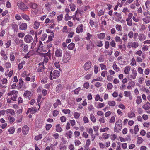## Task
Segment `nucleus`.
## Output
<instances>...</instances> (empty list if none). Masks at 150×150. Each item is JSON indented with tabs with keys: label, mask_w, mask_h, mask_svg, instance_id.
<instances>
[{
	"label": "nucleus",
	"mask_w": 150,
	"mask_h": 150,
	"mask_svg": "<svg viewBox=\"0 0 150 150\" xmlns=\"http://www.w3.org/2000/svg\"><path fill=\"white\" fill-rule=\"evenodd\" d=\"M98 38L100 39H103L105 36V33H102L100 34H98L97 35Z\"/></svg>",
	"instance_id": "obj_26"
},
{
	"label": "nucleus",
	"mask_w": 150,
	"mask_h": 150,
	"mask_svg": "<svg viewBox=\"0 0 150 150\" xmlns=\"http://www.w3.org/2000/svg\"><path fill=\"white\" fill-rule=\"evenodd\" d=\"M37 67V71L38 72H43L44 71V67L43 63H40L38 64Z\"/></svg>",
	"instance_id": "obj_4"
},
{
	"label": "nucleus",
	"mask_w": 150,
	"mask_h": 150,
	"mask_svg": "<svg viewBox=\"0 0 150 150\" xmlns=\"http://www.w3.org/2000/svg\"><path fill=\"white\" fill-rule=\"evenodd\" d=\"M148 104L150 105V103L147 102L146 104L143 105V108L145 110H148L150 108V107L148 105Z\"/></svg>",
	"instance_id": "obj_27"
},
{
	"label": "nucleus",
	"mask_w": 150,
	"mask_h": 150,
	"mask_svg": "<svg viewBox=\"0 0 150 150\" xmlns=\"http://www.w3.org/2000/svg\"><path fill=\"white\" fill-rule=\"evenodd\" d=\"M135 116V114L132 111H131L128 113V117L129 118H132Z\"/></svg>",
	"instance_id": "obj_35"
},
{
	"label": "nucleus",
	"mask_w": 150,
	"mask_h": 150,
	"mask_svg": "<svg viewBox=\"0 0 150 150\" xmlns=\"http://www.w3.org/2000/svg\"><path fill=\"white\" fill-rule=\"evenodd\" d=\"M122 120L121 119H119L115 124L114 131L117 133L120 132L122 128Z\"/></svg>",
	"instance_id": "obj_1"
},
{
	"label": "nucleus",
	"mask_w": 150,
	"mask_h": 150,
	"mask_svg": "<svg viewBox=\"0 0 150 150\" xmlns=\"http://www.w3.org/2000/svg\"><path fill=\"white\" fill-rule=\"evenodd\" d=\"M91 63L90 62H87L84 65V68L86 70L90 69L91 66Z\"/></svg>",
	"instance_id": "obj_10"
},
{
	"label": "nucleus",
	"mask_w": 150,
	"mask_h": 150,
	"mask_svg": "<svg viewBox=\"0 0 150 150\" xmlns=\"http://www.w3.org/2000/svg\"><path fill=\"white\" fill-rule=\"evenodd\" d=\"M109 134L106 133L104 134L103 135V138L105 139H107L109 137Z\"/></svg>",
	"instance_id": "obj_57"
},
{
	"label": "nucleus",
	"mask_w": 150,
	"mask_h": 150,
	"mask_svg": "<svg viewBox=\"0 0 150 150\" xmlns=\"http://www.w3.org/2000/svg\"><path fill=\"white\" fill-rule=\"evenodd\" d=\"M19 84L20 86V88H21L23 86V81L22 80L21 78H20L19 79Z\"/></svg>",
	"instance_id": "obj_62"
},
{
	"label": "nucleus",
	"mask_w": 150,
	"mask_h": 150,
	"mask_svg": "<svg viewBox=\"0 0 150 150\" xmlns=\"http://www.w3.org/2000/svg\"><path fill=\"white\" fill-rule=\"evenodd\" d=\"M108 104L110 106H113L115 105V102L114 101H109Z\"/></svg>",
	"instance_id": "obj_49"
},
{
	"label": "nucleus",
	"mask_w": 150,
	"mask_h": 150,
	"mask_svg": "<svg viewBox=\"0 0 150 150\" xmlns=\"http://www.w3.org/2000/svg\"><path fill=\"white\" fill-rule=\"evenodd\" d=\"M131 42L132 44L131 46H132V48H136L139 46V44L138 42Z\"/></svg>",
	"instance_id": "obj_30"
},
{
	"label": "nucleus",
	"mask_w": 150,
	"mask_h": 150,
	"mask_svg": "<svg viewBox=\"0 0 150 150\" xmlns=\"http://www.w3.org/2000/svg\"><path fill=\"white\" fill-rule=\"evenodd\" d=\"M70 58V56L69 55H66L64 56L63 58V61L64 63L67 62Z\"/></svg>",
	"instance_id": "obj_13"
},
{
	"label": "nucleus",
	"mask_w": 150,
	"mask_h": 150,
	"mask_svg": "<svg viewBox=\"0 0 150 150\" xmlns=\"http://www.w3.org/2000/svg\"><path fill=\"white\" fill-rule=\"evenodd\" d=\"M62 88V86L61 84H59L56 87V91L57 93H59L61 91Z\"/></svg>",
	"instance_id": "obj_14"
},
{
	"label": "nucleus",
	"mask_w": 150,
	"mask_h": 150,
	"mask_svg": "<svg viewBox=\"0 0 150 150\" xmlns=\"http://www.w3.org/2000/svg\"><path fill=\"white\" fill-rule=\"evenodd\" d=\"M126 21L127 22V25L129 26H131L132 25V20H128L126 19Z\"/></svg>",
	"instance_id": "obj_50"
},
{
	"label": "nucleus",
	"mask_w": 150,
	"mask_h": 150,
	"mask_svg": "<svg viewBox=\"0 0 150 150\" xmlns=\"http://www.w3.org/2000/svg\"><path fill=\"white\" fill-rule=\"evenodd\" d=\"M51 3H47L45 5V6L46 7V9L49 11H51V9L50 6L51 5Z\"/></svg>",
	"instance_id": "obj_36"
},
{
	"label": "nucleus",
	"mask_w": 150,
	"mask_h": 150,
	"mask_svg": "<svg viewBox=\"0 0 150 150\" xmlns=\"http://www.w3.org/2000/svg\"><path fill=\"white\" fill-rule=\"evenodd\" d=\"M105 47L106 49H108L109 46V43L108 41H106L105 42Z\"/></svg>",
	"instance_id": "obj_60"
},
{
	"label": "nucleus",
	"mask_w": 150,
	"mask_h": 150,
	"mask_svg": "<svg viewBox=\"0 0 150 150\" xmlns=\"http://www.w3.org/2000/svg\"><path fill=\"white\" fill-rule=\"evenodd\" d=\"M116 28L117 30L121 31L122 30V27L121 25L117 24L116 25Z\"/></svg>",
	"instance_id": "obj_51"
},
{
	"label": "nucleus",
	"mask_w": 150,
	"mask_h": 150,
	"mask_svg": "<svg viewBox=\"0 0 150 150\" xmlns=\"http://www.w3.org/2000/svg\"><path fill=\"white\" fill-rule=\"evenodd\" d=\"M36 45V42H35L34 41H33L32 42L31 44V49H33Z\"/></svg>",
	"instance_id": "obj_64"
},
{
	"label": "nucleus",
	"mask_w": 150,
	"mask_h": 150,
	"mask_svg": "<svg viewBox=\"0 0 150 150\" xmlns=\"http://www.w3.org/2000/svg\"><path fill=\"white\" fill-rule=\"evenodd\" d=\"M143 139L141 137H139L137 138V142L138 144H140L143 142Z\"/></svg>",
	"instance_id": "obj_38"
},
{
	"label": "nucleus",
	"mask_w": 150,
	"mask_h": 150,
	"mask_svg": "<svg viewBox=\"0 0 150 150\" xmlns=\"http://www.w3.org/2000/svg\"><path fill=\"white\" fill-rule=\"evenodd\" d=\"M111 139L112 140H114L117 137V136L115 134H112L110 136Z\"/></svg>",
	"instance_id": "obj_59"
},
{
	"label": "nucleus",
	"mask_w": 150,
	"mask_h": 150,
	"mask_svg": "<svg viewBox=\"0 0 150 150\" xmlns=\"http://www.w3.org/2000/svg\"><path fill=\"white\" fill-rule=\"evenodd\" d=\"M42 137V135L41 134H39L38 136H35V139L36 140H38L41 139Z\"/></svg>",
	"instance_id": "obj_46"
},
{
	"label": "nucleus",
	"mask_w": 150,
	"mask_h": 150,
	"mask_svg": "<svg viewBox=\"0 0 150 150\" xmlns=\"http://www.w3.org/2000/svg\"><path fill=\"white\" fill-rule=\"evenodd\" d=\"M115 40L116 41V42H122V40L120 39V38L119 37L117 36L115 37Z\"/></svg>",
	"instance_id": "obj_55"
},
{
	"label": "nucleus",
	"mask_w": 150,
	"mask_h": 150,
	"mask_svg": "<svg viewBox=\"0 0 150 150\" xmlns=\"http://www.w3.org/2000/svg\"><path fill=\"white\" fill-rule=\"evenodd\" d=\"M61 102L59 99H57L56 100V102L53 104V106L54 108H57L58 105H61Z\"/></svg>",
	"instance_id": "obj_15"
},
{
	"label": "nucleus",
	"mask_w": 150,
	"mask_h": 150,
	"mask_svg": "<svg viewBox=\"0 0 150 150\" xmlns=\"http://www.w3.org/2000/svg\"><path fill=\"white\" fill-rule=\"evenodd\" d=\"M14 42L16 44L19 45L20 47H22L23 45V40H22L19 39L18 38L15 40Z\"/></svg>",
	"instance_id": "obj_5"
},
{
	"label": "nucleus",
	"mask_w": 150,
	"mask_h": 150,
	"mask_svg": "<svg viewBox=\"0 0 150 150\" xmlns=\"http://www.w3.org/2000/svg\"><path fill=\"white\" fill-rule=\"evenodd\" d=\"M134 133L136 134L139 131L138 126V125H135L134 127Z\"/></svg>",
	"instance_id": "obj_52"
},
{
	"label": "nucleus",
	"mask_w": 150,
	"mask_h": 150,
	"mask_svg": "<svg viewBox=\"0 0 150 150\" xmlns=\"http://www.w3.org/2000/svg\"><path fill=\"white\" fill-rule=\"evenodd\" d=\"M30 113L31 114H34L37 111V109L36 107H32L29 108Z\"/></svg>",
	"instance_id": "obj_33"
},
{
	"label": "nucleus",
	"mask_w": 150,
	"mask_h": 150,
	"mask_svg": "<svg viewBox=\"0 0 150 150\" xmlns=\"http://www.w3.org/2000/svg\"><path fill=\"white\" fill-rule=\"evenodd\" d=\"M29 128L27 125H25L23 127L22 131L23 134L24 135L27 134L28 132Z\"/></svg>",
	"instance_id": "obj_11"
},
{
	"label": "nucleus",
	"mask_w": 150,
	"mask_h": 150,
	"mask_svg": "<svg viewBox=\"0 0 150 150\" xmlns=\"http://www.w3.org/2000/svg\"><path fill=\"white\" fill-rule=\"evenodd\" d=\"M17 5L21 10L26 11L28 9V7L26 6L24 3L21 1H18L17 3Z\"/></svg>",
	"instance_id": "obj_2"
},
{
	"label": "nucleus",
	"mask_w": 150,
	"mask_h": 150,
	"mask_svg": "<svg viewBox=\"0 0 150 150\" xmlns=\"http://www.w3.org/2000/svg\"><path fill=\"white\" fill-rule=\"evenodd\" d=\"M52 127V125L50 124H47L45 127L46 129L47 130H49Z\"/></svg>",
	"instance_id": "obj_61"
},
{
	"label": "nucleus",
	"mask_w": 150,
	"mask_h": 150,
	"mask_svg": "<svg viewBox=\"0 0 150 150\" xmlns=\"http://www.w3.org/2000/svg\"><path fill=\"white\" fill-rule=\"evenodd\" d=\"M30 94H31V93L29 91H25L24 93L23 96L24 97L25 96V97H29Z\"/></svg>",
	"instance_id": "obj_43"
},
{
	"label": "nucleus",
	"mask_w": 150,
	"mask_h": 150,
	"mask_svg": "<svg viewBox=\"0 0 150 150\" xmlns=\"http://www.w3.org/2000/svg\"><path fill=\"white\" fill-rule=\"evenodd\" d=\"M90 7L89 6H86L85 7V8H84V9L82 11H81V10H78L76 12V13H81V12H82L83 10L84 11H86L87 9H90Z\"/></svg>",
	"instance_id": "obj_29"
},
{
	"label": "nucleus",
	"mask_w": 150,
	"mask_h": 150,
	"mask_svg": "<svg viewBox=\"0 0 150 150\" xmlns=\"http://www.w3.org/2000/svg\"><path fill=\"white\" fill-rule=\"evenodd\" d=\"M142 102V99L140 96H138L136 100V103L137 104H140Z\"/></svg>",
	"instance_id": "obj_41"
},
{
	"label": "nucleus",
	"mask_w": 150,
	"mask_h": 150,
	"mask_svg": "<svg viewBox=\"0 0 150 150\" xmlns=\"http://www.w3.org/2000/svg\"><path fill=\"white\" fill-rule=\"evenodd\" d=\"M19 29L21 30H25L27 28V25L26 23H20L19 24Z\"/></svg>",
	"instance_id": "obj_7"
},
{
	"label": "nucleus",
	"mask_w": 150,
	"mask_h": 150,
	"mask_svg": "<svg viewBox=\"0 0 150 150\" xmlns=\"http://www.w3.org/2000/svg\"><path fill=\"white\" fill-rule=\"evenodd\" d=\"M30 7L33 9H35L37 8L38 5L35 3H31L29 5Z\"/></svg>",
	"instance_id": "obj_24"
},
{
	"label": "nucleus",
	"mask_w": 150,
	"mask_h": 150,
	"mask_svg": "<svg viewBox=\"0 0 150 150\" xmlns=\"http://www.w3.org/2000/svg\"><path fill=\"white\" fill-rule=\"evenodd\" d=\"M15 131V128L13 127H11L8 130V132H9L10 134H13Z\"/></svg>",
	"instance_id": "obj_42"
},
{
	"label": "nucleus",
	"mask_w": 150,
	"mask_h": 150,
	"mask_svg": "<svg viewBox=\"0 0 150 150\" xmlns=\"http://www.w3.org/2000/svg\"><path fill=\"white\" fill-rule=\"evenodd\" d=\"M62 51L59 48L57 49L55 52V55L57 57H61L62 56Z\"/></svg>",
	"instance_id": "obj_9"
},
{
	"label": "nucleus",
	"mask_w": 150,
	"mask_h": 150,
	"mask_svg": "<svg viewBox=\"0 0 150 150\" xmlns=\"http://www.w3.org/2000/svg\"><path fill=\"white\" fill-rule=\"evenodd\" d=\"M83 26L82 24L79 25L76 29V32L78 33H80V32H82L83 31Z\"/></svg>",
	"instance_id": "obj_12"
},
{
	"label": "nucleus",
	"mask_w": 150,
	"mask_h": 150,
	"mask_svg": "<svg viewBox=\"0 0 150 150\" xmlns=\"http://www.w3.org/2000/svg\"><path fill=\"white\" fill-rule=\"evenodd\" d=\"M75 44L73 43H71L69 44L67 47L68 49L69 50H73L75 47Z\"/></svg>",
	"instance_id": "obj_18"
},
{
	"label": "nucleus",
	"mask_w": 150,
	"mask_h": 150,
	"mask_svg": "<svg viewBox=\"0 0 150 150\" xmlns=\"http://www.w3.org/2000/svg\"><path fill=\"white\" fill-rule=\"evenodd\" d=\"M12 28L15 31L17 32L18 30V27L17 25L16 24H13L12 25Z\"/></svg>",
	"instance_id": "obj_32"
},
{
	"label": "nucleus",
	"mask_w": 150,
	"mask_h": 150,
	"mask_svg": "<svg viewBox=\"0 0 150 150\" xmlns=\"http://www.w3.org/2000/svg\"><path fill=\"white\" fill-rule=\"evenodd\" d=\"M10 60L12 62L15 60V56L13 54V52H11L10 54Z\"/></svg>",
	"instance_id": "obj_37"
},
{
	"label": "nucleus",
	"mask_w": 150,
	"mask_h": 150,
	"mask_svg": "<svg viewBox=\"0 0 150 150\" xmlns=\"http://www.w3.org/2000/svg\"><path fill=\"white\" fill-rule=\"evenodd\" d=\"M113 67L114 70L116 71L117 72L119 71V67L115 64L113 65Z\"/></svg>",
	"instance_id": "obj_54"
},
{
	"label": "nucleus",
	"mask_w": 150,
	"mask_h": 150,
	"mask_svg": "<svg viewBox=\"0 0 150 150\" xmlns=\"http://www.w3.org/2000/svg\"><path fill=\"white\" fill-rule=\"evenodd\" d=\"M6 113H10L13 115H15V111L14 110L12 109H7L6 110Z\"/></svg>",
	"instance_id": "obj_31"
},
{
	"label": "nucleus",
	"mask_w": 150,
	"mask_h": 150,
	"mask_svg": "<svg viewBox=\"0 0 150 150\" xmlns=\"http://www.w3.org/2000/svg\"><path fill=\"white\" fill-rule=\"evenodd\" d=\"M21 17L23 18L27 21H29L30 20V19L29 16L25 14H22Z\"/></svg>",
	"instance_id": "obj_25"
},
{
	"label": "nucleus",
	"mask_w": 150,
	"mask_h": 150,
	"mask_svg": "<svg viewBox=\"0 0 150 150\" xmlns=\"http://www.w3.org/2000/svg\"><path fill=\"white\" fill-rule=\"evenodd\" d=\"M54 33L53 32H51V35L48 37V41H51L52 40V37H54Z\"/></svg>",
	"instance_id": "obj_34"
},
{
	"label": "nucleus",
	"mask_w": 150,
	"mask_h": 150,
	"mask_svg": "<svg viewBox=\"0 0 150 150\" xmlns=\"http://www.w3.org/2000/svg\"><path fill=\"white\" fill-rule=\"evenodd\" d=\"M25 35L24 33L23 32L19 33L18 35V36L20 38H23Z\"/></svg>",
	"instance_id": "obj_63"
},
{
	"label": "nucleus",
	"mask_w": 150,
	"mask_h": 150,
	"mask_svg": "<svg viewBox=\"0 0 150 150\" xmlns=\"http://www.w3.org/2000/svg\"><path fill=\"white\" fill-rule=\"evenodd\" d=\"M54 20H51L50 21V19L48 18H47L46 19L45 21V23L46 24H47L48 23H49L50 24L52 23H53Z\"/></svg>",
	"instance_id": "obj_47"
},
{
	"label": "nucleus",
	"mask_w": 150,
	"mask_h": 150,
	"mask_svg": "<svg viewBox=\"0 0 150 150\" xmlns=\"http://www.w3.org/2000/svg\"><path fill=\"white\" fill-rule=\"evenodd\" d=\"M60 72L57 70H54L52 74V77L54 79H56L59 77L60 75Z\"/></svg>",
	"instance_id": "obj_8"
},
{
	"label": "nucleus",
	"mask_w": 150,
	"mask_h": 150,
	"mask_svg": "<svg viewBox=\"0 0 150 150\" xmlns=\"http://www.w3.org/2000/svg\"><path fill=\"white\" fill-rule=\"evenodd\" d=\"M12 96H13L11 97V99L13 101H16L17 96V94H16V95L14 94V95H13Z\"/></svg>",
	"instance_id": "obj_44"
},
{
	"label": "nucleus",
	"mask_w": 150,
	"mask_h": 150,
	"mask_svg": "<svg viewBox=\"0 0 150 150\" xmlns=\"http://www.w3.org/2000/svg\"><path fill=\"white\" fill-rule=\"evenodd\" d=\"M114 13L117 17L116 20V21H120V20H121V19L122 18V17H121V14L117 13V12H115Z\"/></svg>",
	"instance_id": "obj_16"
},
{
	"label": "nucleus",
	"mask_w": 150,
	"mask_h": 150,
	"mask_svg": "<svg viewBox=\"0 0 150 150\" xmlns=\"http://www.w3.org/2000/svg\"><path fill=\"white\" fill-rule=\"evenodd\" d=\"M102 42L100 40L96 42V45L98 47H101L103 45Z\"/></svg>",
	"instance_id": "obj_45"
},
{
	"label": "nucleus",
	"mask_w": 150,
	"mask_h": 150,
	"mask_svg": "<svg viewBox=\"0 0 150 150\" xmlns=\"http://www.w3.org/2000/svg\"><path fill=\"white\" fill-rule=\"evenodd\" d=\"M29 47L27 44H25L23 47V51L25 52H27L28 51Z\"/></svg>",
	"instance_id": "obj_39"
},
{
	"label": "nucleus",
	"mask_w": 150,
	"mask_h": 150,
	"mask_svg": "<svg viewBox=\"0 0 150 150\" xmlns=\"http://www.w3.org/2000/svg\"><path fill=\"white\" fill-rule=\"evenodd\" d=\"M56 131L57 132H61L62 128L60 126L59 124H58L56 125Z\"/></svg>",
	"instance_id": "obj_28"
},
{
	"label": "nucleus",
	"mask_w": 150,
	"mask_h": 150,
	"mask_svg": "<svg viewBox=\"0 0 150 150\" xmlns=\"http://www.w3.org/2000/svg\"><path fill=\"white\" fill-rule=\"evenodd\" d=\"M25 64V62L24 61H23L21 63H19L18 66V68L19 70H20L21 69L23 68V65Z\"/></svg>",
	"instance_id": "obj_23"
},
{
	"label": "nucleus",
	"mask_w": 150,
	"mask_h": 150,
	"mask_svg": "<svg viewBox=\"0 0 150 150\" xmlns=\"http://www.w3.org/2000/svg\"><path fill=\"white\" fill-rule=\"evenodd\" d=\"M40 23L37 21L34 22V28L35 29H37L40 25Z\"/></svg>",
	"instance_id": "obj_22"
},
{
	"label": "nucleus",
	"mask_w": 150,
	"mask_h": 150,
	"mask_svg": "<svg viewBox=\"0 0 150 150\" xmlns=\"http://www.w3.org/2000/svg\"><path fill=\"white\" fill-rule=\"evenodd\" d=\"M42 122H37V123H36L35 124L36 127L38 128L40 127L41 126H42Z\"/></svg>",
	"instance_id": "obj_48"
},
{
	"label": "nucleus",
	"mask_w": 150,
	"mask_h": 150,
	"mask_svg": "<svg viewBox=\"0 0 150 150\" xmlns=\"http://www.w3.org/2000/svg\"><path fill=\"white\" fill-rule=\"evenodd\" d=\"M113 87V85L111 83H108L107 84V88L108 90H111Z\"/></svg>",
	"instance_id": "obj_58"
},
{
	"label": "nucleus",
	"mask_w": 150,
	"mask_h": 150,
	"mask_svg": "<svg viewBox=\"0 0 150 150\" xmlns=\"http://www.w3.org/2000/svg\"><path fill=\"white\" fill-rule=\"evenodd\" d=\"M142 20L146 24H147L150 22V16H146L145 17L143 18Z\"/></svg>",
	"instance_id": "obj_17"
},
{
	"label": "nucleus",
	"mask_w": 150,
	"mask_h": 150,
	"mask_svg": "<svg viewBox=\"0 0 150 150\" xmlns=\"http://www.w3.org/2000/svg\"><path fill=\"white\" fill-rule=\"evenodd\" d=\"M11 41L10 40H7V42L5 44V47L7 48H9L11 45Z\"/></svg>",
	"instance_id": "obj_20"
},
{
	"label": "nucleus",
	"mask_w": 150,
	"mask_h": 150,
	"mask_svg": "<svg viewBox=\"0 0 150 150\" xmlns=\"http://www.w3.org/2000/svg\"><path fill=\"white\" fill-rule=\"evenodd\" d=\"M80 114L79 113L77 112H75L74 114V116L75 118L77 119L80 116Z\"/></svg>",
	"instance_id": "obj_56"
},
{
	"label": "nucleus",
	"mask_w": 150,
	"mask_h": 150,
	"mask_svg": "<svg viewBox=\"0 0 150 150\" xmlns=\"http://www.w3.org/2000/svg\"><path fill=\"white\" fill-rule=\"evenodd\" d=\"M130 67L129 66H127L125 68L124 70V72L125 74H128L129 72L130 71Z\"/></svg>",
	"instance_id": "obj_21"
},
{
	"label": "nucleus",
	"mask_w": 150,
	"mask_h": 150,
	"mask_svg": "<svg viewBox=\"0 0 150 150\" xmlns=\"http://www.w3.org/2000/svg\"><path fill=\"white\" fill-rule=\"evenodd\" d=\"M24 41L26 43H30L32 42L33 38L31 35L28 34L25 36Z\"/></svg>",
	"instance_id": "obj_3"
},
{
	"label": "nucleus",
	"mask_w": 150,
	"mask_h": 150,
	"mask_svg": "<svg viewBox=\"0 0 150 150\" xmlns=\"http://www.w3.org/2000/svg\"><path fill=\"white\" fill-rule=\"evenodd\" d=\"M0 54L1 56L3 57L4 60H6L8 59V57L7 56L8 54L6 53L4 50H1L0 52Z\"/></svg>",
	"instance_id": "obj_6"
},
{
	"label": "nucleus",
	"mask_w": 150,
	"mask_h": 150,
	"mask_svg": "<svg viewBox=\"0 0 150 150\" xmlns=\"http://www.w3.org/2000/svg\"><path fill=\"white\" fill-rule=\"evenodd\" d=\"M90 118L93 122H96V119L93 114H91L90 115Z\"/></svg>",
	"instance_id": "obj_40"
},
{
	"label": "nucleus",
	"mask_w": 150,
	"mask_h": 150,
	"mask_svg": "<svg viewBox=\"0 0 150 150\" xmlns=\"http://www.w3.org/2000/svg\"><path fill=\"white\" fill-rule=\"evenodd\" d=\"M81 89L80 87H78L77 88L74 90L73 91L74 92V94H78Z\"/></svg>",
	"instance_id": "obj_53"
},
{
	"label": "nucleus",
	"mask_w": 150,
	"mask_h": 150,
	"mask_svg": "<svg viewBox=\"0 0 150 150\" xmlns=\"http://www.w3.org/2000/svg\"><path fill=\"white\" fill-rule=\"evenodd\" d=\"M18 92L17 91L13 90L12 91H10L8 94V96H12L14 94H17Z\"/></svg>",
	"instance_id": "obj_19"
}]
</instances>
